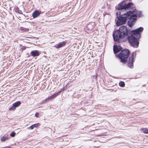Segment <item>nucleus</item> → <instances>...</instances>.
<instances>
[{
    "label": "nucleus",
    "mask_w": 148,
    "mask_h": 148,
    "mask_svg": "<svg viewBox=\"0 0 148 148\" xmlns=\"http://www.w3.org/2000/svg\"><path fill=\"white\" fill-rule=\"evenodd\" d=\"M119 85L121 87H124L125 86V84L123 82H120L119 84Z\"/></svg>",
    "instance_id": "obj_13"
},
{
    "label": "nucleus",
    "mask_w": 148,
    "mask_h": 148,
    "mask_svg": "<svg viewBox=\"0 0 148 148\" xmlns=\"http://www.w3.org/2000/svg\"><path fill=\"white\" fill-rule=\"evenodd\" d=\"M130 53V51L128 49L123 50L118 55V56L121 59V62L125 63L126 62V59L128 58Z\"/></svg>",
    "instance_id": "obj_3"
},
{
    "label": "nucleus",
    "mask_w": 148,
    "mask_h": 148,
    "mask_svg": "<svg viewBox=\"0 0 148 148\" xmlns=\"http://www.w3.org/2000/svg\"><path fill=\"white\" fill-rule=\"evenodd\" d=\"M65 45L66 42L65 41H63L58 43L55 45L54 47L56 48H60L65 46Z\"/></svg>",
    "instance_id": "obj_7"
},
{
    "label": "nucleus",
    "mask_w": 148,
    "mask_h": 148,
    "mask_svg": "<svg viewBox=\"0 0 148 148\" xmlns=\"http://www.w3.org/2000/svg\"><path fill=\"white\" fill-rule=\"evenodd\" d=\"M143 30V27H140L131 31V35L128 36V30L126 27L121 26L119 30L115 31L113 34L114 41L118 42H122L127 39L131 45L135 47L138 46V40L140 37V34Z\"/></svg>",
    "instance_id": "obj_2"
},
{
    "label": "nucleus",
    "mask_w": 148,
    "mask_h": 148,
    "mask_svg": "<svg viewBox=\"0 0 148 148\" xmlns=\"http://www.w3.org/2000/svg\"><path fill=\"white\" fill-rule=\"evenodd\" d=\"M21 104V102L20 101H17L14 103L12 107H10L9 110H14L16 108L19 106Z\"/></svg>",
    "instance_id": "obj_5"
},
{
    "label": "nucleus",
    "mask_w": 148,
    "mask_h": 148,
    "mask_svg": "<svg viewBox=\"0 0 148 148\" xmlns=\"http://www.w3.org/2000/svg\"><path fill=\"white\" fill-rule=\"evenodd\" d=\"M33 125L34 126V127H38V125L37 124H34Z\"/></svg>",
    "instance_id": "obj_20"
},
{
    "label": "nucleus",
    "mask_w": 148,
    "mask_h": 148,
    "mask_svg": "<svg viewBox=\"0 0 148 148\" xmlns=\"http://www.w3.org/2000/svg\"><path fill=\"white\" fill-rule=\"evenodd\" d=\"M135 52L132 53V55L129 58V60L128 62V65L130 68H131L133 66V63L134 62V56Z\"/></svg>",
    "instance_id": "obj_4"
},
{
    "label": "nucleus",
    "mask_w": 148,
    "mask_h": 148,
    "mask_svg": "<svg viewBox=\"0 0 148 148\" xmlns=\"http://www.w3.org/2000/svg\"><path fill=\"white\" fill-rule=\"evenodd\" d=\"M133 5L132 3H126L125 1L119 4L117 8L119 11L116 12L118 18L116 24L118 26L125 24L128 18V25L132 27L135 23L137 16L140 17L142 14L140 12L135 9L133 11L125 12L132 8Z\"/></svg>",
    "instance_id": "obj_1"
},
{
    "label": "nucleus",
    "mask_w": 148,
    "mask_h": 148,
    "mask_svg": "<svg viewBox=\"0 0 148 148\" xmlns=\"http://www.w3.org/2000/svg\"><path fill=\"white\" fill-rule=\"evenodd\" d=\"M142 130L144 133L145 134H148V130L146 128H143L142 129Z\"/></svg>",
    "instance_id": "obj_15"
},
{
    "label": "nucleus",
    "mask_w": 148,
    "mask_h": 148,
    "mask_svg": "<svg viewBox=\"0 0 148 148\" xmlns=\"http://www.w3.org/2000/svg\"><path fill=\"white\" fill-rule=\"evenodd\" d=\"M39 113L38 112H36L35 114V116L37 117H38L39 115Z\"/></svg>",
    "instance_id": "obj_19"
},
{
    "label": "nucleus",
    "mask_w": 148,
    "mask_h": 148,
    "mask_svg": "<svg viewBox=\"0 0 148 148\" xmlns=\"http://www.w3.org/2000/svg\"><path fill=\"white\" fill-rule=\"evenodd\" d=\"M40 13L38 10L34 11L32 14L33 18H36L38 17L40 14Z\"/></svg>",
    "instance_id": "obj_9"
},
{
    "label": "nucleus",
    "mask_w": 148,
    "mask_h": 148,
    "mask_svg": "<svg viewBox=\"0 0 148 148\" xmlns=\"http://www.w3.org/2000/svg\"><path fill=\"white\" fill-rule=\"evenodd\" d=\"M31 55L32 56L35 57L38 56L39 54L38 52L36 50L33 51L31 52Z\"/></svg>",
    "instance_id": "obj_10"
},
{
    "label": "nucleus",
    "mask_w": 148,
    "mask_h": 148,
    "mask_svg": "<svg viewBox=\"0 0 148 148\" xmlns=\"http://www.w3.org/2000/svg\"><path fill=\"white\" fill-rule=\"evenodd\" d=\"M16 11L18 13L21 14H23V12H22L21 10H20L18 9L17 8L16 9Z\"/></svg>",
    "instance_id": "obj_17"
},
{
    "label": "nucleus",
    "mask_w": 148,
    "mask_h": 148,
    "mask_svg": "<svg viewBox=\"0 0 148 148\" xmlns=\"http://www.w3.org/2000/svg\"><path fill=\"white\" fill-rule=\"evenodd\" d=\"M34 126L33 125H31L29 127V129H31V130H32L34 129Z\"/></svg>",
    "instance_id": "obj_18"
},
{
    "label": "nucleus",
    "mask_w": 148,
    "mask_h": 148,
    "mask_svg": "<svg viewBox=\"0 0 148 148\" xmlns=\"http://www.w3.org/2000/svg\"><path fill=\"white\" fill-rule=\"evenodd\" d=\"M47 100H48L47 98L41 101V102L40 103V104H42L46 103Z\"/></svg>",
    "instance_id": "obj_14"
},
{
    "label": "nucleus",
    "mask_w": 148,
    "mask_h": 148,
    "mask_svg": "<svg viewBox=\"0 0 148 148\" xmlns=\"http://www.w3.org/2000/svg\"><path fill=\"white\" fill-rule=\"evenodd\" d=\"M8 139V136H4L2 137L1 139V142H3Z\"/></svg>",
    "instance_id": "obj_12"
},
{
    "label": "nucleus",
    "mask_w": 148,
    "mask_h": 148,
    "mask_svg": "<svg viewBox=\"0 0 148 148\" xmlns=\"http://www.w3.org/2000/svg\"><path fill=\"white\" fill-rule=\"evenodd\" d=\"M19 30L22 32H26L29 31V29L28 28H25L23 27H21L20 28Z\"/></svg>",
    "instance_id": "obj_11"
},
{
    "label": "nucleus",
    "mask_w": 148,
    "mask_h": 148,
    "mask_svg": "<svg viewBox=\"0 0 148 148\" xmlns=\"http://www.w3.org/2000/svg\"><path fill=\"white\" fill-rule=\"evenodd\" d=\"M122 49L121 47L117 45H114L113 47V51L115 54H116L117 53L121 51Z\"/></svg>",
    "instance_id": "obj_6"
},
{
    "label": "nucleus",
    "mask_w": 148,
    "mask_h": 148,
    "mask_svg": "<svg viewBox=\"0 0 148 148\" xmlns=\"http://www.w3.org/2000/svg\"><path fill=\"white\" fill-rule=\"evenodd\" d=\"M15 133L13 132L10 134V135L11 137H14L15 136Z\"/></svg>",
    "instance_id": "obj_16"
},
{
    "label": "nucleus",
    "mask_w": 148,
    "mask_h": 148,
    "mask_svg": "<svg viewBox=\"0 0 148 148\" xmlns=\"http://www.w3.org/2000/svg\"><path fill=\"white\" fill-rule=\"evenodd\" d=\"M61 92L60 91H59L58 92L54 93L52 95L50 96V97H48L47 98L48 99V100H51L55 98L58 95V93H60Z\"/></svg>",
    "instance_id": "obj_8"
}]
</instances>
